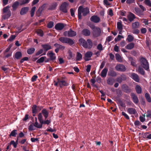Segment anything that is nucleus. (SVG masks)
<instances>
[{"label":"nucleus","instance_id":"f257e3e1","mask_svg":"<svg viewBox=\"0 0 151 151\" xmlns=\"http://www.w3.org/2000/svg\"><path fill=\"white\" fill-rule=\"evenodd\" d=\"M80 44L84 48L91 49L93 46V43L92 40L90 39H88L86 41L85 39L81 38L79 40Z\"/></svg>","mask_w":151,"mask_h":151},{"label":"nucleus","instance_id":"f03ea898","mask_svg":"<svg viewBox=\"0 0 151 151\" xmlns=\"http://www.w3.org/2000/svg\"><path fill=\"white\" fill-rule=\"evenodd\" d=\"M59 40L62 43L68 44L70 46L72 45L75 43L74 40L66 37H61L59 38Z\"/></svg>","mask_w":151,"mask_h":151},{"label":"nucleus","instance_id":"7ed1b4c3","mask_svg":"<svg viewBox=\"0 0 151 151\" xmlns=\"http://www.w3.org/2000/svg\"><path fill=\"white\" fill-rule=\"evenodd\" d=\"M10 8V6L8 5L3 8V13H6L7 12V13L6 14L3 16V18L4 19H8L11 16V12L9 9Z\"/></svg>","mask_w":151,"mask_h":151},{"label":"nucleus","instance_id":"20e7f679","mask_svg":"<svg viewBox=\"0 0 151 151\" xmlns=\"http://www.w3.org/2000/svg\"><path fill=\"white\" fill-rule=\"evenodd\" d=\"M140 62L142 66L145 69L148 71L149 70V65L146 59L145 58H142L140 59Z\"/></svg>","mask_w":151,"mask_h":151},{"label":"nucleus","instance_id":"39448f33","mask_svg":"<svg viewBox=\"0 0 151 151\" xmlns=\"http://www.w3.org/2000/svg\"><path fill=\"white\" fill-rule=\"evenodd\" d=\"M68 5L69 4L66 2L62 3L60 6V10L64 13H67L68 12L67 8Z\"/></svg>","mask_w":151,"mask_h":151},{"label":"nucleus","instance_id":"423d86ee","mask_svg":"<svg viewBox=\"0 0 151 151\" xmlns=\"http://www.w3.org/2000/svg\"><path fill=\"white\" fill-rule=\"evenodd\" d=\"M42 114L41 113H39L38 115V119L39 121V122L40 124H42V126L43 124H47V125H49L51 122L50 120H46L45 121H44L43 119H42Z\"/></svg>","mask_w":151,"mask_h":151},{"label":"nucleus","instance_id":"0eeeda50","mask_svg":"<svg viewBox=\"0 0 151 151\" xmlns=\"http://www.w3.org/2000/svg\"><path fill=\"white\" fill-rule=\"evenodd\" d=\"M115 68L117 71H119L124 72L126 70L125 66L122 64H117Z\"/></svg>","mask_w":151,"mask_h":151},{"label":"nucleus","instance_id":"6e6552de","mask_svg":"<svg viewBox=\"0 0 151 151\" xmlns=\"http://www.w3.org/2000/svg\"><path fill=\"white\" fill-rule=\"evenodd\" d=\"M122 88L125 93H129L132 91V90L126 84H123L122 86Z\"/></svg>","mask_w":151,"mask_h":151},{"label":"nucleus","instance_id":"1a4fd4ad","mask_svg":"<svg viewBox=\"0 0 151 151\" xmlns=\"http://www.w3.org/2000/svg\"><path fill=\"white\" fill-rule=\"evenodd\" d=\"M101 34V30L99 27H96L93 31V34L96 37L99 36Z\"/></svg>","mask_w":151,"mask_h":151},{"label":"nucleus","instance_id":"9d476101","mask_svg":"<svg viewBox=\"0 0 151 151\" xmlns=\"http://www.w3.org/2000/svg\"><path fill=\"white\" fill-rule=\"evenodd\" d=\"M127 79V77L125 75L122 74L120 76L118 77L116 79V81L119 83H121L123 81H125Z\"/></svg>","mask_w":151,"mask_h":151},{"label":"nucleus","instance_id":"9b49d317","mask_svg":"<svg viewBox=\"0 0 151 151\" xmlns=\"http://www.w3.org/2000/svg\"><path fill=\"white\" fill-rule=\"evenodd\" d=\"M65 24L63 23H58L55 26V29L57 30H61L65 27Z\"/></svg>","mask_w":151,"mask_h":151},{"label":"nucleus","instance_id":"f8f14e48","mask_svg":"<svg viewBox=\"0 0 151 151\" xmlns=\"http://www.w3.org/2000/svg\"><path fill=\"white\" fill-rule=\"evenodd\" d=\"M58 82L60 88H62L65 86H67L68 85V83L65 81L58 78Z\"/></svg>","mask_w":151,"mask_h":151},{"label":"nucleus","instance_id":"ddd939ff","mask_svg":"<svg viewBox=\"0 0 151 151\" xmlns=\"http://www.w3.org/2000/svg\"><path fill=\"white\" fill-rule=\"evenodd\" d=\"M130 96L133 100V102L135 104H137L139 102L137 96L133 93H131Z\"/></svg>","mask_w":151,"mask_h":151},{"label":"nucleus","instance_id":"4468645a","mask_svg":"<svg viewBox=\"0 0 151 151\" xmlns=\"http://www.w3.org/2000/svg\"><path fill=\"white\" fill-rule=\"evenodd\" d=\"M93 55V53L91 51H88L85 54V58L84 60L85 61H88L90 60L88 58H91Z\"/></svg>","mask_w":151,"mask_h":151},{"label":"nucleus","instance_id":"2eb2a0df","mask_svg":"<svg viewBox=\"0 0 151 151\" xmlns=\"http://www.w3.org/2000/svg\"><path fill=\"white\" fill-rule=\"evenodd\" d=\"M79 7H81V10L82 11L83 15L84 16H86L89 12V9L88 7L83 8L82 6H81Z\"/></svg>","mask_w":151,"mask_h":151},{"label":"nucleus","instance_id":"dca6fc26","mask_svg":"<svg viewBox=\"0 0 151 151\" xmlns=\"http://www.w3.org/2000/svg\"><path fill=\"white\" fill-rule=\"evenodd\" d=\"M29 8L28 7H24L22 8L20 12L21 15H24L27 14L29 11Z\"/></svg>","mask_w":151,"mask_h":151},{"label":"nucleus","instance_id":"f3484780","mask_svg":"<svg viewBox=\"0 0 151 151\" xmlns=\"http://www.w3.org/2000/svg\"><path fill=\"white\" fill-rule=\"evenodd\" d=\"M128 20L130 22H131L134 20L136 18L135 15L133 13L131 12H130L129 14L127 16Z\"/></svg>","mask_w":151,"mask_h":151},{"label":"nucleus","instance_id":"a211bd4d","mask_svg":"<svg viewBox=\"0 0 151 151\" xmlns=\"http://www.w3.org/2000/svg\"><path fill=\"white\" fill-rule=\"evenodd\" d=\"M47 55L49 56V58L51 60L53 61L56 58L55 54L52 52H48L47 53Z\"/></svg>","mask_w":151,"mask_h":151},{"label":"nucleus","instance_id":"6ab92c4d","mask_svg":"<svg viewBox=\"0 0 151 151\" xmlns=\"http://www.w3.org/2000/svg\"><path fill=\"white\" fill-rule=\"evenodd\" d=\"M41 113L42 115V114L43 115L45 119H46L48 116L49 112L46 109H43L41 111V113Z\"/></svg>","mask_w":151,"mask_h":151},{"label":"nucleus","instance_id":"aec40b11","mask_svg":"<svg viewBox=\"0 0 151 151\" xmlns=\"http://www.w3.org/2000/svg\"><path fill=\"white\" fill-rule=\"evenodd\" d=\"M90 20L92 21L95 23H98L100 20V19L99 17L96 15H93L92 16Z\"/></svg>","mask_w":151,"mask_h":151},{"label":"nucleus","instance_id":"412c9836","mask_svg":"<svg viewBox=\"0 0 151 151\" xmlns=\"http://www.w3.org/2000/svg\"><path fill=\"white\" fill-rule=\"evenodd\" d=\"M41 46L45 52L51 49V45L48 44H46L42 45Z\"/></svg>","mask_w":151,"mask_h":151},{"label":"nucleus","instance_id":"4be33fe9","mask_svg":"<svg viewBox=\"0 0 151 151\" xmlns=\"http://www.w3.org/2000/svg\"><path fill=\"white\" fill-rule=\"evenodd\" d=\"M82 34L85 36H89L90 35V31L87 29H84L82 31Z\"/></svg>","mask_w":151,"mask_h":151},{"label":"nucleus","instance_id":"5701e85b","mask_svg":"<svg viewBox=\"0 0 151 151\" xmlns=\"http://www.w3.org/2000/svg\"><path fill=\"white\" fill-rule=\"evenodd\" d=\"M127 112L130 114H135L137 113L135 109L129 108L127 109Z\"/></svg>","mask_w":151,"mask_h":151},{"label":"nucleus","instance_id":"b1692460","mask_svg":"<svg viewBox=\"0 0 151 151\" xmlns=\"http://www.w3.org/2000/svg\"><path fill=\"white\" fill-rule=\"evenodd\" d=\"M68 37H73L76 36L77 35L76 32L72 30L71 29H70V30L68 31Z\"/></svg>","mask_w":151,"mask_h":151},{"label":"nucleus","instance_id":"393cba45","mask_svg":"<svg viewBox=\"0 0 151 151\" xmlns=\"http://www.w3.org/2000/svg\"><path fill=\"white\" fill-rule=\"evenodd\" d=\"M131 78L135 81L139 82V78L138 75L135 73H133L131 75Z\"/></svg>","mask_w":151,"mask_h":151},{"label":"nucleus","instance_id":"a878e982","mask_svg":"<svg viewBox=\"0 0 151 151\" xmlns=\"http://www.w3.org/2000/svg\"><path fill=\"white\" fill-rule=\"evenodd\" d=\"M108 69L106 68H104L102 71L101 73V76L104 78L106 76Z\"/></svg>","mask_w":151,"mask_h":151},{"label":"nucleus","instance_id":"bb28decb","mask_svg":"<svg viewBox=\"0 0 151 151\" xmlns=\"http://www.w3.org/2000/svg\"><path fill=\"white\" fill-rule=\"evenodd\" d=\"M19 5V3L17 1L14 2L12 6L13 10L14 11L16 10Z\"/></svg>","mask_w":151,"mask_h":151},{"label":"nucleus","instance_id":"cd10ccee","mask_svg":"<svg viewBox=\"0 0 151 151\" xmlns=\"http://www.w3.org/2000/svg\"><path fill=\"white\" fill-rule=\"evenodd\" d=\"M30 0H18L17 1L19 3V5L22 6L28 3Z\"/></svg>","mask_w":151,"mask_h":151},{"label":"nucleus","instance_id":"c85d7f7f","mask_svg":"<svg viewBox=\"0 0 151 151\" xmlns=\"http://www.w3.org/2000/svg\"><path fill=\"white\" fill-rule=\"evenodd\" d=\"M54 46L57 48L59 50H64L65 49V47L60 44L56 43L54 44Z\"/></svg>","mask_w":151,"mask_h":151},{"label":"nucleus","instance_id":"c756f323","mask_svg":"<svg viewBox=\"0 0 151 151\" xmlns=\"http://www.w3.org/2000/svg\"><path fill=\"white\" fill-rule=\"evenodd\" d=\"M108 75L111 77H115L117 76V74L115 71L112 70L109 71Z\"/></svg>","mask_w":151,"mask_h":151},{"label":"nucleus","instance_id":"7c9ffc66","mask_svg":"<svg viewBox=\"0 0 151 151\" xmlns=\"http://www.w3.org/2000/svg\"><path fill=\"white\" fill-rule=\"evenodd\" d=\"M22 54L21 52H17L14 55V58L17 59H20L22 57Z\"/></svg>","mask_w":151,"mask_h":151},{"label":"nucleus","instance_id":"2f4dec72","mask_svg":"<svg viewBox=\"0 0 151 151\" xmlns=\"http://www.w3.org/2000/svg\"><path fill=\"white\" fill-rule=\"evenodd\" d=\"M134 44L133 43H130L127 44L125 47L126 49L128 50H131L134 47Z\"/></svg>","mask_w":151,"mask_h":151},{"label":"nucleus","instance_id":"473e14b6","mask_svg":"<svg viewBox=\"0 0 151 151\" xmlns=\"http://www.w3.org/2000/svg\"><path fill=\"white\" fill-rule=\"evenodd\" d=\"M114 82V80L112 78H109L107 80V83L109 85H112Z\"/></svg>","mask_w":151,"mask_h":151},{"label":"nucleus","instance_id":"72a5a7b5","mask_svg":"<svg viewBox=\"0 0 151 151\" xmlns=\"http://www.w3.org/2000/svg\"><path fill=\"white\" fill-rule=\"evenodd\" d=\"M81 7H79L78 9V17L79 19H81L82 18V11L81 10Z\"/></svg>","mask_w":151,"mask_h":151},{"label":"nucleus","instance_id":"f704fd0d","mask_svg":"<svg viewBox=\"0 0 151 151\" xmlns=\"http://www.w3.org/2000/svg\"><path fill=\"white\" fill-rule=\"evenodd\" d=\"M117 28L118 29V30H122L123 25L121 21L117 22Z\"/></svg>","mask_w":151,"mask_h":151},{"label":"nucleus","instance_id":"c9c22d12","mask_svg":"<svg viewBox=\"0 0 151 151\" xmlns=\"http://www.w3.org/2000/svg\"><path fill=\"white\" fill-rule=\"evenodd\" d=\"M135 90L137 93L138 94H140L142 93V88L141 87L138 85L136 86Z\"/></svg>","mask_w":151,"mask_h":151},{"label":"nucleus","instance_id":"e433bc0d","mask_svg":"<svg viewBox=\"0 0 151 151\" xmlns=\"http://www.w3.org/2000/svg\"><path fill=\"white\" fill-rule=\"evenodd\" d=\"M32 113L33 114H36L38 112L37 110V106L36 105H34L32 107Z\"/></svg>","mask_w":151,"mask_h":151},{"label":"nucleus","instance_id":"4c0bfd02","mask_svg":"<svg viewBox=\"0 0 151 151\" xmlns=\"http://www.w3.org/2000/svg\"><path fill=\"white\" fill-rule=\"evenodd\" d=\"M82 58V56L81 54L79 52H77L76 57V61H80Z\"/></svg>","mask_w":151,"mask_h":151},{"label":"nucleus","instance_id":"58836bf2","mask_svg":"<svg viewBox=\"0 0 151 151\" xmlns=\"http://www.w3.org/2000/svg\"><path fill=\"white\" fill-rule=\"evenodd\" d=\"M145 97L148 102L150 103L151 102V98L149 93H146L145 94Z\"/></svg>","mask_w":151,"mask_h":151},{"label":"nucleus","instance_id":"ea45409f","mask_svg":"<svg viewBox=\"0 0 151 151\" xmlns=\"http://www.w3.org/2000/svg\"><path fill=\"white\" fill-rule=\"evenodd\" d=\"M17 130H16L14 129L9 134V137H11V136L16 137L17 134Z\"/></svg>","mask_w":151,"mask_h":151},{"label":"nucleus","instance_id":"a19ab883","mask_svg":"<svg viewBox=\"0 0 151 151\" xmlns=\"http://www.w3.org/2000/svg\"><path fill=\"white\" fill-rule=\"evenodd\" d=\"M139 26V23L138 22H136L132 24V27L133 29L138 28Z\"/></svg>","mask_w":151,"mask_h":151},{"label":"nucleus","instance_id":"79ce46f5","mask_svg":"<svg viewBox=\"0 0 151 151\" xmlns=\"http://www.w3.org/2000/svg\"><path fill=\"white\" fill-rule=\"evenodd\" d=\"M36 33L37 35L40 36V37H42L44 35V32L41 29H38L36 31Z\"/></svg>","mask_w":151,"mask_h":151},{"label":"nucleus","instance_id":"37998d69","mask_svg":"<svg viewBox=\"0 0 151 151\" xmlns=\"http://www.w3.org/2000/svg\"><path fill=\"white\" fill-rule=\"evenodd\" d=\"M35 49L33 47H31L27 50V52L28 54L30 55L33 54L35 52Z\"/></svg>","mask_w":151,"mask_h":151},{"label":"nucleus","instance_id":"c03bdc74","mask_svg":"<svg viewBox=\"0 0 151 151\" xmlns=\"http://www.w3.org/2000/svg\"><path fill=\"white\" fill-rule=\"evenodd\" d=\"M129 60L131 61V65L134 66H136L137 65L136 63V60H134L132 57H131L129 58Z\"/></svg>","mask_w":151,"mask_h":151},{"label":"nucleus","instance_id":"a18cd8bd","mask_svg":"<svg viewBox=\"0 0 151 151\" xmlns=\"http://www.w3.org/2000/svg\"><path fill=\"white\" fill-rule=\"evenodd\" d=\"M116 59V60L119 62H122V59L121 56L118 53L115 55Z\"/></svg>","mask_w":151,"mask_h":151},{"label":"nucleus","instance_id":"49530a36","mask_svg":"<svg viewBox=\"0 0 151 151\" xmlns=\"http://www.w3.org/2000/svg\"><path fill=\"white\" fill-rule=\"evenodd\" d=\"M68 59L69 60H73V55L72 52L70 50H69L68 52Z\"/></svg>","mask_w":151,"mask_h":151},{"label":"nucleus","instance_id":"de8ad7c7","mask_svg":"<svg viewBox=\"0 0 151 151\" xmlns=\"http://www.w3.org/2000/svg\"><path fill=\"white\" fill-rule=\"evenodd\" d=\"M46 58L45 56L42 57L36 61V63H40L43 62L45 58Z\"/></svg>","mask_w":151,"mask_h":151},{"label":"nucleus","instance_id":"09e8293b","mask_svg":"<svg viewBox=\"0 0 151 151\" xmlns=\"http://www.w3.org/2000/svg\"><path fill=\"white\" fill-rule=\"evenodd\" d=\"M36 9L35 6H34L32 8L30 11V15L31 17H32L34 16Z\"/></svg>","mask_w":151,"mask_h":151},{"label":"nucleus","instance_id":"8fccbe9b","mask_svg":"<svg viewBox=\"0 0 151 151\" xmlns=\"http://www.w3.org/2000/svg\"><path fill=\"white\" fill-rule=\"evenodd\" d=\"M138 72L142 75H144L145 74V71L143 68L139 67L138 68Z\"/></svg>","mask_w":151,"mask_h":151},{"label":"nucleus","instance_id":"3c124183","mask_svg":"<svg viewBox=\"0 0 151 151\" xmlns=\"http://www.w3.org/2000/svg\"><path fill=\"white\" fill-rule=\"evenodd\" d=\"M127 40L129 42H131L133 40L134 37L131 35H129L127 36Z\"/></svg>","mask_w":151,"mask_h":151},{"label":"nucleus","instance_id":"603ef678","mask_svg":"<svg viewBox=\"0 0 151 151\" xmlns=\"http://www.w3.org/2000/svg\"><path fill=\"white\" fill-rule=\"evenodd\" d=\"M34 126L38 128H41L42 127V124H38L37 121L35 122L34 124Z\"/></svg>","mask_w":151,"mask_h":151},{"label":"nucleus","instance_id":"864d4df0","mask_svg":"<svg viewBox=\"0 0 151 151\" xmlns=\"http://www.w3.org/2000/svg\"><path fill=\"white\" fill-rule=\"evenodd\" d=\"M144 3L146 5L151 7V2L150 0H145Z\"/></svg>","mask_w":151,"mask_h":151},{"label":"nucleus","instance_id":"5fc2aeb1","mask_svg":"<svg viewBox=\"0 0 151 151\" xmlns=\"http://www.w3.org/2000/svg\"><path fill=\"white\" fill-rule=\"evenodd\" d=\"M54 22L52 21H50L47 24V27L49 28H52L53 26Z\"/></svg>","mask_w":151,"mask_h":151},{"label":"nucleus","instance_id":"6e6d98bb","mask_svg":"<svg viewBox=\"0 0 151 151\" xmlns=\"http://www.w3.org/2000/svg\"><path fill=\"white\" fill-rule=\"evenodd\" d=\"M90 82L92 83L91 85L93 86H94L96 87L97 88H98V87L96 85L94 84L95 83L96 81L94 78H93L91 80Z\"/></svg>","mask_w":151,"mask_h":151},{"label":"nucleus","instance_id":"4d7b16f0","mask_svg":"<svg viewBox=\"0 0 151 151\" xmlns=\"http://www.w3.org/2000/svg\"><path fill=\"white\" fill-rule=\"evenodd\" d=\"M57 6L56 4H54L52 5L50 7L49 9L51 10H53L55 9Z\"/></svg>","mask_w":151,"mask_h":151},{"label":"nucleus","instance_id":"13d9d810","mask_svg":"<svg viewBox=\"0 0 151 151\" xmlns=\"http://www.w3.org/2000/svg\"><path fill=\"white\" fill-rule=\"evenodd\" d=\"M149 132L142 133V137L145 139H147V137Z\"/></svg>","mask_w":151,"mask_h":151},{"label":"nucleus","instance_id":"bf43d9fd","mask_svg":"<svg viewBox=\"0 0 151 151\" xmlns=\"http://www.w3.org/2000/svg\"><path fill=\"white\" fill-rule=\"evenodd\" d=\"M122 38H123V37L122 36L118 35L117 37L115 38L114 40L115 42H116L120 40Z\"/></svg>","mask_w":151,"mask_h":151},{"label":"nucleus","instance_id":"052dcab7","mask_svg":"<svg viewBox=\"0 0 151 151\" xmlns=\"http://www.w3.org/2000/svg\"><path fill=\"white\" fill-rule=\"evenodd\" d=\"M16 36L13 35H12L10 38L7 41L12 42L15 38Z\"/></svg>","mask_w":151,"mask_h":151},{"label":"nucleus","instance_id":"680f3d73","mask_svg":"<svg viewBox=\"0 0 151 151\" xmlns=\"http://www.w3.org/2000/svg\"><path fill=\"white\" fill-rule=\"evenodd\" d=\"M121 114L122 115L124 116V117L126 119L128 120L129 119V116L125 112L123 111L122 112Z\"/></svg>","mask_w":151,"mask_h":151},{"label":"nucleus","instance_id":"e2e57ef3","mask_svg":"<svg viewBox=\"0 0 151 151\" xmlns=\"http://www.w3.org/2000/svg\"><path fill=\"white\" fill-rule=\"evenodd\" d=\"M42 12V10H41L40 9H39L36 12V15L38 17L40 16Z\"/></svg>","mask_w":151,"mask_h":151},{"label":"nucleus","instance_id":"0e129e2a","mask_svg":"<svg viewBox=\"0 0 151 151\" xmlns=\"http://www.w3.org/2000/svg\"><path fill=\"white\" fill-rule=\"evenodd\" d=\"M38 76L36 75L33 76L31 78V81L32 82H34L36 81Z\"/></svg>","mask_w":151,"mask_h":151},{"label":"nucleus","instance_id":"69168bd1","mask_svg":"<svg viewBox=\"0 0 151 151\" xmlns=\"http://www.w3.org/2000/svg\"><path fill=\"white\" fill-rule=\"evenodd\" d=\"M29 59V58L27 57H25L22 58L20 60V62L22 63L24 62V61H27Z\"/></svg>","mask_w":151,"mask_h":151},{"label":"nucleus","instance_id":"338daca9","mask_svg":"<svg viewBox=\"0 0 151 151\" xmlns=\"http://www.w3.org/2000/svg\"><path fill=\"white\" fill-rule=\"evenodd\" d=\"M34 125H33V124H31L29 127V130L30 131H32L35 130V129L34 128Z\"/></svg>","mask_w":151,"mask_h":151},{"label":"nucleus","instance_id":"774afa93","mask_svg":"<svg viewBox=\"0 0 151 151\" xmlns=\"http://www.w3.org/2000/svg\"><path fill=\"white\" fill-rule=\"evenodd\" d=\"M97 49L100 51L103 50V48L102 45L101 44H99L97 46Z\"/></svg>","mask_w":151,"mask_h":151}]
</instances>
